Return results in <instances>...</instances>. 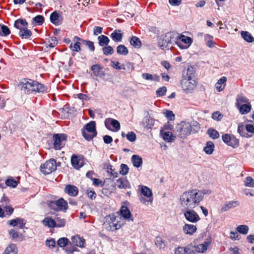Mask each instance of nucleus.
I'll list each match as a JSON object with an SVG mask.
<instances>
[{
	"mask_svg": "<svg viewBox=\"0 0 254 254\" xmlns=\"http://www.w3.org/2000/svg\"><path fill=\"white\" fill-rule=\"evenodd\" d=\"M194 75V70L192 67H190L187 68L186 74H183V77L188 78H192Z\"/></svg>",
	"mask_w": 254,
	"mask_h": 254,
	"instance_id": "obj_52",
	"label": "nucleus"
},
{
	"mask_svg": "<svg viewBox=\"0 0 254 254\" xmlns=\"http://www.w3.org/2000/svg\"><path fill=\"white\" fill-rule=\"evenodd\" d=\"M56 222V227H63L65 224V221L64 219L60 217H56L55 219Z\"/></svg>",
	"mask_w": 254,
	"mask_h": 254,
	"instance_id": "obj_54",
	"label": "nucleus"
},
{
	"mask_svg": "<svg viewBox=\"0 0 254 254\" xmlns=\"http://www.w3.org/2000/svg\"><path fill=\"white\" fill-rule=\"evenodd\" d=\"M71 162L73 167L76 169L81 168L83 165L82 160L75 155H73L71 157Z\"/></svg>",
	"mask_w": 254,
	"mask_h": 254,
	"instance_id": "obj_28",
	"label": "nucleus"
},
{
	"mask_svg": "<svg viewBox=\"0 0 254 254\" xmlns=\"http://www.w3.org/2000/svg\"><path fill=\"white\" fill-rule=\"evenodd\" d=\"M207 133L209 136L213 139H217L219 137V132L215 129L209 128L207 130Z\"/></svg>",
	"mask_w": 254,
	"mask_h": 254,
	"instance_id": "obj_48",
	"label": "nucleus"
},
{
	"mask_svg": "<svg viewBox=\"0 0 254 254\" xmlns=\"http://www.w3.org/2000/svg\"><path fill=\"white\" fill-rule=\"evenodd\" d=\"M244 185L247 187H254V180L251 177H247L244 181Z\"/></svg>",
	"mask_w": 254,
	"mask_h": 254,
	"instance_id": "obj_51",
	"label": "nucleus"
},
{
	"mask_svg": "<svg viewBox=\"0 0 254 254\" xmlns=\"http://www.w3.org/2000/svg\"><path fill=\"white\" fill-rule=\"evenodd\" d=\"M177 33L174 32H170L160 37L158 41L159 46L164 49L168 47L169 44H176Z\"/></svg>",
	"mask_w": 254,
	"mask_h": 254,
	"instance_id": "obj_6",
	"label": "nucleus"
},
{
	"mask_svg": "<svg viewBox=\"0 0 254 254\" xmlns=\"http://www.w3.org/2000/svg\"><path fill=\"white\" fill-rule=\"evenodd\" d=\"M223 115L219 111L215 112L212 115V119L218 121H220Z\"/></svg>",
	"mask_w": 254,
	"mask_h": 254,
	"instance_id": "obj_62",
	"label": "nucleus"
},
{
	"mask_svg": "<svg viewBox=\"0 0 254 254\" xmlns=\"http://www.w3.org/2000/svg\"><path fill=\"white\" fill-rule=\"evenodd\" d=\"M211 242V238L209 236H207L203 243L198 244L194 247V252L195 251L199 253L205 252L207 250L208 247L210 245Z\"/></svg>",
	"mask_w": 254,
	"mask_h": 254,
	"instance_id": "obj_17",
	"label": "nucleus"
},
{
	"mask_svg": "<svg viewBox=\"0 0 254 254\" xmlns=\"http://www.w3.org/2000/svg\"><path fill=\"white\" fill-rule=\"evenodd\" d=\"M126 137L128 141L134 142L136 139V135L133 131H129L127 134Z\"/></svg>",
	"mask_w": 254,
	"mask_h": 254,
	"instance_id": "obj_53",
	"label": "nucleus"
},
{
	"mask_svg": "<svg viewBox=\"0 0 254 254\" xmlns=\"http://www.w3.org/2000/svg\"><path fill=\"white\" fill-rule=\"evenodd\" d=\"M194 208L181 209L185 219L189 222L195 223L200 219L198 214L194 210Z\"/></svg>",
	"mask_w": 254,
	"mask_h": 254,
	"instance_id": "obj_10",
	"label": "nucleus"
},
{
	"mask_svg": "<svg viewBox=\"0 0 254 254\" xmlns=\"http://www.w3.org/2000/svg\"><path fill=\"white\" fill-rule=\"evenodd\" d=\"M197 85L196 81L192 78L183 77L181 81V86L187 93H192Z\"/></svg>",
	"mask_w": 254,
	"mask_h": 254,
	"instance_id": "obj_8",
	"label": "nucleus"
},
{
	"mask_svg": "<svg viewBox=\"0 0 254 254\" xmlns=\"http://www.w3.org/2000/svg\"><path fill=\"white\" fill-rule=\"evenodd\" d=\"M67 140V135L65 134H56L53 136L54 148L56 150H60L64 145Z\"/></svg>",
	"mask_w": 254,
	"mask_h": 254,
	"instance_id": "obj_12",
	"label": "nucleus"
},
{
	"mask_svg": "<svg viewBox=\"0 0 254 254\" xmlns=\"http://www.w3.org/2000/svg\"><path fill=\"white\" fill-rule=\"evenodd\" d=\"M81 42L83 44L86 45L91 51L95 50V47L93 42L85 40H81Z\"/></svg>",
	"mask_w": 254,
	"mask_h": 254,
	"instance_id": "obj_55",
	"label": "nucleus"
},
{
	"mask_svg": "<svg viewBox=\"0 0 254 254\" xmlns=\"http://www.w3.org/2000/svg\"><path fill=\"white\" fill-rule=\"evenodd\" d=\"M48 205L49 207L56 211H65L68 208L67 202L63 198L55 201H49Z\"/></svg>",
	"mask_w": 254,
	"mask_h": 254,
	"instance_id": "obj_9",
	"label": "nucleus"
},
{
	"mask_svg": "<svg viewBox=\"0 0 254 254\" xmlns=\"http://www.w3.org/2000/svg\"><path fill=\"white\" fill-rule=\"evenodd\" d=\"M142 77L143 78L146 80H149L151 81H159L160 77L156 74L152 75L149 73H144L142 74Z\"/></svg>",
	"mask_w": 254,
	"mask_h": 254,
	"instance_id": "obj_39",
	"label": "nucleus"
},
{
	"mask_svg": "<svg viewBox=\"0 0 254 254\" xmlns=\"http://www.w3.org/2000/svg\"><path fill=\"white\" fill-rule=\"evenodd\" d=\"M64 192L70 196H75L78 194V190L75 186L68 185L64 189Z\"/></svg>",
	"mask_w": 254,
	"mask_h": 254,
	"instance_id": "obj_24",
	"label": "nucleus"
},
{
	"mask_svg": "<svg viewBox=\"0 0 254 254\" xmlns=\"http://www.w3.org/2000/svg\"><path fill=\"white\" fill-rule=\"evenodd\" d=\"M198 123L196 122L191 124L188 122H182L176 127L177 135L181 138H186L191 133H196L199 129Z\"/></svg>",
	"mask_w": 254,
	"mask_h": 254,
	"instance_id": "obj_3",
	"label": "nucleus"
},
{
	"mask_svg": "<svg viewBox=\"0 0 254 254\" xmlns=\"http://www.w3.org/2000/svg\"><path fill=\"white\" fill-rule=\"evenodd\" d=\"M175 254H195L191 246L188 245L187 247H180L177 248L175 251Z\"/></svg>",
	"mask_w": 254,
	"mask_h": 254,
	"instance_id": "obj_18",
	"label": "nucleus"
},
{
	"mask_svg": "<svg viewBox=\"0 0 254 254\" xmlns=\"http://www.w3.org/2000/svg\"><path fill=\"white\" fill-rule=\"evenodd\" d=\"M211 190L209 189L189 190L184 192L180 196L179 201L181 209L195 208L202 201L205 194H209Z\"/></svg>",
	"mask_w": 254,
	"mask_h": 254,
	"instance_id": "obj_1",
	"label": "nucleus"
},
{
	"mask_svg": "<svg viewBox=\"0 0 254 254\" xmlns=\"http://www.w3.org/2000/svg\"><path fill=\"white\" fill-rule=\"evenodd\" d=\"M18 88L24 93H44L48 92V88L43 84L29 78L23 79L18 85Z\"/></svg>",
	"mask_w": 254,
	"mask_h": 254,
	"instance_id": "obj_2",
	"label": "nucleus"
},
{
	"mask_svg": "<svg viewBox=\"0 0 254 254\" xmlns=\"http://www.w3.org/2000/svg\"><path fill=\"white\" fill-rule=\"evenodd\" d=\"M82 39L77 36H74L73 39V41L74 42V44L71 43L69 48L73 52H78L81 51L80 45L82 43L81 42Z\"/></svg>",
	"mask_w": 254,
	"mask_h": 254,
	"instance_id": "obj_21",
	"label": "nucleus"
},
{
	"mask_svg": "<svg viewBox=\"0 0 254 254\" xmlns=\"http://www.w3.org/2000/svg\"><path fill=\"white\" fill-rule=\"evenodd\" d=\"M110 216L112 219H110L109 222L112 223V228L115 230L119 229L125 223L124 219L120 214H117V215L112 214Z\"/></svg>",
	"mask_w": 254,
	"mask_h": 254,
	"instance_id": "obj_14",
	"label": "nucleus"
},
{
	"mask_svg": "<svg viewBox=\"0 0 254 254\" xmlns=\"http://www.w3.org/2000/svg\"><path fill=\"white\" fill-rule=\"evenodd\" d=\"M242 38L247 42L252 43L254 41V38L252 34L248 31H242L241 33Z\"/></svg>",
	"mask_w": 254,
	"mask_h": 254,
	"instance_id": "obj_37",
	"label": "nucleus"
},
{
	"mask_svg": "<svg viewBox=\"0 0 254 254\" xmlns=\"http://www.w3.org/2000/svg\"><path fill=\"white\" fill-rule=\"evenodd\" d=\"M63 18L62 16L60 15L56 11L52 12L50 15L51 22L55 25L58 26L61 25L63 22Z\"/></svg>",
	"mask_w": 254,
	"mask_h": 254,
	"instance_id": "obj_19",
	"label": "nucleus"
},
{
	"mask_svg": "<svg viewBox=\"0 0 254 254\" xmlns=\"http://www.w3.org/2000/svg\"><path fill=\"white\" fill-rule=\"evenodd\" d=\"M3 254H17V249L16 245L10 244L4 250Z\"/></svg>",
	"mask_w": 254,
	"mask_h": 254,
	"instance_id": "obj_33",
	"label": "nucleus"
},
{
	"mask_svg": "<svg viewBox=\"0 0 254 254\" xmlns=\"http://www.w3.org/2000/svg\"><path fill=\"white\" fill-rule=\"evenodd\" d=\"M68 240L66 238H61L57 242L59 246L61 247H65L68 243Z\"/></svg>",
	"mask_w": 254,
	"mask_h": 254,
	"instance_id": "obj_56",
	"label": "nucleus"
},
{
	"mask_svg": "<svg viewBox=\"0 0 254 254\" xmlns=\"http://www.w3.org/2000/svg\"><path fill=\"white\" fill-rule=\"evenodd\" d=\"M162 137L165 141L170 142L175 140V136L173 135L172 132L166 131L163 133Z\"/></svg>",
	"mask_w": 254,
	"mask_h": 254,
	"instance_id": "obj_42",
	"label": "nucleus"
},
{
	"mask_svg": "<svg viewBox=\"0 0 254 254\" xmlns=\"http://www.w3.org/2000/svg\"><path fill=\"white\" fill-rule=\"evenodd\" d=\"M14 26L19 30V35L22 38L28 39L32 35V32L28 29V23L24 19H18L15 21Z\"/></svg>",
	"mask_w": 254,
	"mask_h": 254,
	"instance_id": "obj_4",
	"label": "nucleus"
},
{
	"mask_svg": "<svg viewBox=\"0 0 254 254\" xmlns=\"http://www.w3.org/2000/svg\"><path fill=\"white\" fill-rule=\"evenodd\" d=\"M115 185L119 189H127L129 188V182L123 178H120L117 180Z\"/></svg>",
	"mask_w": 254,
	"mask_h": 254,
	"instance_id": "obj_27",
	"label": "nucleus"
},
{
	"mask_svg": "<svg viewBox=\"0 0 254 254\" xmlns=\"http://www.w3.org/2000/svg\"><path fill=\"white\" fill-rule=\"evenodd\" d=\"M112 39L115 41L120 42L122 39V34L120 30H115L111 35Z\"/></svg>",
	"mask_w": 254,
	"mask_h": 254,
	"instance_id": "obj_38",
	"label": "nucleus"
},
{
	"mask_svg": "<svg viewBox=\"0 0 254 254\" xmlns=\"http://www.w3.org/2000/svg\"><path fill=\"white\" fill-rule=\"evenodd\" d=\"M103 52L104 55L107 56L112 55L114 53V50L112 47L108 46L103 48Z\"/></svg>",
	"mask_w": 254,
	"mask_h": 254,
	"instance_id": "obj_58",
	"label": "nucleus"
},
{
	"mask_svg": "<svg viewBox=\"0 0 254 254\" xmlns=\"http://www.w3.org/2000/svg\"><path fill=\"white\" fill-rule=\"evenodd\" d=\"M237 107L239 109L240 113L242 115L248 114L251 111L252 109V106L250 103L243 104Z\"/></svg>",
	"mask_w": 254,
	"mask_h": 254,
	"instance_id": "obj_29",
	"label": "nucleus"
},
{
	"mask_svg": "<svg viewBox=\"0 0 254 254\" xmlns=\"http://www.w3.org/2000/svg\"><path fill=\"white\" fill-rule=\"evenodd\" d=\"M131 162L133 166L138 168L142 164V159L141 157L137 155H133L131 158Z\"/></svg>",
	"mask_w": 254,
	"mask_h": 254,
	"instance_id": "obj_30",
	"label": "nucleus"
},
{
	"mask_svg": "<svg viewBox=\"0 0 254 254\" xmlns=\"http://www.w3.org/2000/svg\"><path fill=\"white\" fill-rule=\"evenodd\" d=\"M98 40L99 41V44L101 46L107 45L110 42L108 37L103 35L98 36Z\"/></svg>",
	"mask_w": 254,
	"mask_h": 254,
	"instance_id": "obj_43",
	"label": "nucleus"
},
{
	"mask_svg": "<svg viewBox=\"0 0 254 254\" xmlns=\"http://www.w3.org/2000/svg\"><path fill=\"white\" fill-rule=\"evenodd\" d=\"M128 172V166L124 164H122L121 166L120 173L123 175L127 174Z\"/></svg>",
	"mask_w": 254,
	"mask_h": 254,
	"instance_id": "obj_63",
	"label": "nucleus"
},
{
	"mask_svg": "<svg viewBox=\"0 0 254 254\" xmlns=\"http://www.w3.org/2000/svg\"><path fill=\"white\" fill-rule=\"evenodd\" d=\"M240 205L238 201H230L224 204L221 208V211L224 212L229 210V209L235 208Z\"/></svg>",
	"mask_w": 254,
	"mask_h": 254,
	"instance_id": "obj_22",
	"label": "nucleus"
},
{
	"mask_svg": "<svg viewBox=\"0 0 254 254\" xmlns=\"http://www.w3.org/2000/svg\"><path fill=\"white\" fill-rule=\"evenodd\" d=\"M130 44L131 46L135 48H140L141 47L142 44L140 39L136 36H132L130 38Z\"/></svg>",
	"mask_w": 254,
	"mask_h": 254,
	"instance_id": "obj_36",
	"label": "nucleus"
},
{
	"mask_svg": "<svg viewBox=\"0 0 254 254\" xmlns=\"http://www.w3.org/2000/svg\"><path fill=\"white\" fill-rule=\"evenodd\" d=\"M222 139L226 144L233 148H236L239 145V139L236 138L235 136H231L227 133L223 134Z\"/></svg>",
	"mask_w": 254,
	"mask_h": 254,
	"instance_id": "obj_16",
	"label": "nucleus"
},
{
	"mask_svg": "<svg viewBox=\"0 0 254 254\" xmlns=\"http://www.w3.org/2000/svg\"><path fill=\"white\" fill-rule=\"evenodd\" d=\"M57 169L56 162L55 159H50L40 166V170L44 174H49Z\"/></svg>",
	"mask_w": 254,
	"mask_h": 254,
	"instance_id": "obj_13",
	"label": "nucleus"
},
{
	"mask_svg": "<svg viewBox=\"0 0 254 254\" xmlns=\"http://www.w3.org/2000/svg\"><path fill=\"white\" fill-rule=\"evenodd\" d=\"M82 135L88 141H90L97 135L96 123L95 121H90L84 125L81 129Z\"/></svg>",
	"mask_w": 254,
	"mask_h": 254,
	"instance_id": "obj_5",
	"label": "nucleus"
},
{
	"mask_svg": "<svg viewBox=\"0 0 254 254\" xmlns=\"http://www.w3.org/2000/svg\"><path fill=\"white\" fill-rule=\"evenodd\" d=\"M8 223L13 227L18 225L19 227L21 229L24 227L25 224L24 219L20 218L11 220L8 222Z\"/></svg>",
	"mask_w": 254,
	"mask_h": 254,
	"instance_id": "obj_26",
	"label": "nucleus"
},
{
	"mask_svg": "<svg viewBox=\"0 0 254 254\" xmlns=\"http://www.w3.org/2000/svg\"><path fill=\"white\" fill-rule=\"evenodd\" d=\"M139 192L140 196L139 200L140 202L145 205H148L151 203L153 200L152 192L151 190L146 186H139Z\"/></svg>",
	"mask_w": 254,
	"mask_h": 254,
	"instance_id": "obj_7",
	"label": "nucleus"
},
{
	"mask_svg": "<svg viewBox=\"0 0 254 254\" xmlns=\"http://www.w3.org/2000/svg\"><path fill=\"white\" fill-rule=\"evenodd\" d=\"M226 81L227 77L225 76L222 77L217 81L215 85V87L218 92H221L224 89L226 84Z\"/></svg>",
	"mask_w": 254,
	"mask_h": 254,
	"instance_id": "obj_25",
	"label": "nucleus"
},
{
	"mask_svg": "<svg viewBox=\"0 0 254 254\" xmlns=\"http://www.w3.org/2000/svg\"><path fill=\"white\" fill-rule=\"evenodd\" d=\"M196 230V226L193 224H185L183 227V231L187 235H192Z\"/></svg>",
	"mask_w": 254,
	"mask_h": 254,
	"instance_id": "obj_23",
	"label": "nucleus"
},
{
	"mask_svg": "<svg viewBox=\"0 0 254 254\" xmlns=\"http://www.w3.org/2000/svg\"><path fill=\"white\" fill-rule=\"evenodd\" d=\"M5 184L7 186L15 188L17 186V182L13 179L10 178L5 181Z\"/></svg>",
	"mask_w": 254,
	"mask_h": 254,
	"instance_id": "obj_57",
	"label": "nucleus"
},
{
	"mask_svg": "<svg viewBox=\"0 0 254 254\" xmlns=\"http://www.w3.org/2000/svg\"><path fill=\"white\" fill-rule=\"evenodd\" d=\"M192 43V39L189 37L184 35L179 36L177 34L176 38V44L178 45L181 49H188Z\"/></svg>",
	"mask_w": 254,
	"mask_h": 254,
	"instance_id": "obj_11",
	"label": "nucleus"
},
{
	"mask_svg": "<svg viewBox=\"0 0 254 254\" xmlns=\"http://www.w3.org/2000/svg\"><path fill=\"white\" fill-rule=\"evenodd\" d=\"M166 92V87L165 86H162L159 88L156 91V95L157 96H163L165 95Z\"/></svg>",
	"mask_w": 254,
	"mask_h": 254,
	"instance_id": "obj_59",
	"label": "nucleus"
},
{
	"mask_svg": "<svg viewBox=\"0 0 254 254\" xmlns=\"http://www.w3.org/2000/svg\"><path fill=\"white\" fill-rule=\"evenodd\" d=\"M110 219H112L110 215L106 217L105 222L104 223V227L109 231L115 230L113 228H112V223H110L109 222V220H110Z\"/></svg>",
	"mask_w": 254,
	"mask_h": 254,
	"instance_id": "obj_47",
	"label": "nucleus"
},
{
	"mask_svg": "<svg viewBox=\"0 0 254 254\" xmlns=\"http://www.w3.org/2000/svg\"><path fill=\"white\" fill-rule=\"evenodd\" d=\"M111 65L114 68L117 69H125V66L124 65H120V63L118 62H112Z\"/></svg>",
	"mask_w": 254,
	"mask_h": 254,
	"instance_id": "obj_61",
	"label": "nucleus"
},
{
	"mask_svg": "<svg viewBox=\"0 0 254 254\" xmlns=\"http://www.w3.org/2000/svg\"><path fill=\"white\" fill-rule=\"evenodd\" d=\"M72 243L75 246L79 247H83L84 244V240L79 236H76L72 238Z\"/></svg>",
	"mask_w": 254,
	"mask_h": 254,
	"instance_id": "obj_35",
	"label": "nucleus"
},
{
	"mask_svg": "<svg viewBox=\"0 0 254 254\" xmlns=\"http://www.w3.org/2000/svg\"><path fill=\"white\" fill-rule=\"evenodd\" d=\"M213 37L212 36L206 34L204 35V40L206 45L209 48H212L214 46L215 43L213 42Z\"/></svg>",
	"mask_w": 254,
	"mask_h": 254,
	"instance_id": "obj_41",
	"label": "nucleus"
},
{
	"mask_svg": "<svg viewBox=\"0 0 254 254\" xmlns=\"http://www.w3.org/2000/svg\"><path fill=\"white\" fill-rule=\"evenodd\" d=\"M249 103V100L243 94H241L237 95L236 103L237 107H239V106L243 105V104H247Z\"/></svg>",
	"mask_w": 254,
	"mask_h": 254,
	"instance_id": "obj_32",
	"label": "nucleus"
},
{
	"mask_svg": "<svg viewBox=\"0 0 254 254\" xmlns=\"http://www.w3.org/2000/svg\"><path fill=\"white\" fill-rule=\"evenodd\" d=\"M238 131L240 134L244 137H247L248 134L245 131V127L243 125H239L238 127Z\"/></svg>",
	"mask_w": 254,
	"mask_h": 254,
	"instance_id": "obj_60",
	"label": "nucleus"
},
{
	"mask_svg": "<svg viewBox=\"0 0 254 254\" xmlns=\"http://www.w3.org/2000/svg\"><path fill=\"white\" fill-rule=\"evenodd\" d=\"M237 231L240 233L246 235L248 232L249 227L245 225H241L237 227Z\"/></svg>",
	"mask_w": 254,
	"mask_h": 254,
	"instance_id": "obj_49",
	"label": "nucleus"
},
{
	"mask_svg": "<svg viewBox=\"0 0 254 254\" xmlns=\"http://www.w3.org/2000/svg\"><path fill=\"white\" fill-rule=\"evenodd\" d=\"M91 70L94 75L96 76L102 77L104 75L102 68L98 64L93 65L91 67Z\"/></svg>",
	"mask_w": 254,
	"mask_h": 254,
	"instance_id": "obj_31",
	"label": "nucleus"
},
{
	"mask_svg": "<svg viewBox=\"0 0 254 254\" xmlns=\"http://www.w3.org/2000/svg\"><path fill=\"white\" fill-rule=\"evenodd\" d=\"M117 52L118 54L123 55H127L128 53L127 48L123 45H120L117 47Z\"/></svg>",
	"mask_w": 254,
	"mask_h": 254,
	"instance_id": "obj_45",
	"label": "nucleus"
},
{
	"mask_svg": "<svg viewBox=\"0 0 254 254\" xmlns=\"http://www.w3.org/2000/svg\"><path fill=\"white\" fill-rule=\"evenodd\" d=\"M43 223L45 226L49 228L56 227V220L50 217H46L43 220Z\"/></svg>",
	"mask_w": 254,
	"mask_h": 254,
	"instance_id": "obj_34",
	"label": "nucleus"
},
{
	"mask_svg": "<svg viewBox=\"0 0 254 254\" xmlns=\"http://www.w3.org/2000/svg\"><path fill=\"white\" fill-rule=\"evenodd\" d=\"M155 243L156 246L160 249H163L166 245L162 239L160 237H157L155 239Z\"/></svg>",
	"mask_w": 254,
	"mask_h": 254,
	"instance_id": "obj_46",
	"label": "nucleus"
},
{
	"mask_svg": "<svg viewBox=\"0 0 254 254\" xmlns=\"http://www.w3.org/2000/svg\"><path fill=\"white\" fill-rule=\"evenodd\" d=\"M214 148V144L212 141H208L206 143V146L204 148L203 150L207 154H211Z\"/></svg>",
	"mask_w": 254,
	"mask_h": 254,
	"instance_id": "obj_40",
	"label": "nucleus"
},
{
	"mask_svg": "<svg viewBox=\"0 0 254 254\" xmlns=\"http://www.w3.org/2000/svg\"><path fill=\"white\" fill-rule=\"evenodd\" d=\"M120 213L121 214L120 215L124 219V221H125V220H127L128 221H133L132 215L127 206H122L120 210Z\"/></svg>",
	"mask_w": 254,
	"mask_h": 254,
	"instance_id": "obj_20",
	"label": "nucleus"
},
{
	"mask_svg": "<svg viewBox=\"0 0 254 254\" xmlns=\"http://www.w3.org/2000/svg\"><path fill=\"white\" fill-rule=\"evenodd\" d=\"M32 22L39 25H41L44 22V17L41 15H38L33 18Z\"/></svg>",
	"mask_w": 254,
	"mask_h": 254,
	"instance_id": "obj_50",
	"label": "nucleus"
},
{
	"mask_svg": "<svg viewBox=\"0 0 254 254\" xmlns=\"http://www.w3.org/2000/svg\"><path fill=\"white\" fill-rule=\"evenodd\" d=\"M10 33V31L8 27L4 25L0 24V35L2 36H7Z\"/></svg>",
	"mask_w": 254,
	"mask_h": 254,
	"instance_id": "obj_44",
	"label": "nucleus"
},
{
	"mask_svg": "<svg viewBox=\"0 0 254 254\" xmlns=\"http://www.w3.org/2000/svg\"><path fill=\"white\" fill-rule=\"evenodd\" d=\"M105 127L109 130L117 131L120 129V123L119 122L113 118H108L105 121Z\"/></svg>",
	"mask_w": 254,
	"mask_h": 254,
	"instance_id": "obj_15",
	"label": "nucleus"
},
{
	"mask_svg": "<svg viewBox=\"0 0 254 254\" xmlns=\"http://www.w3.org/2000/svg\"><path fill=\"white\" fill-rule=\"evenodd\" d=\"M165 117L169 120L173 121L175 119V115L173 112L169 110H167L165 113Z\"/></svg>",
	"mask_w": 254,
	"mask_h": 254,
	"instance_id": "obj_64",
	"label": "nucleus"
}]
</instances>
